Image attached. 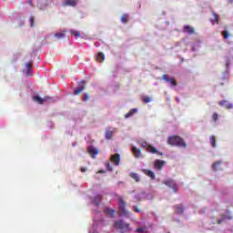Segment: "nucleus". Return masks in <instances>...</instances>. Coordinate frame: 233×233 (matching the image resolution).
Returning a JSON list of instances; mask_svg holds the SVG:
<instances>
[{"mask_svg":"<svg viewBox=\"0 0 233 233\" xmlns=\"http://www.w3.org/2000/svg\"><path fill=\"white\" fill-rule=\"evenodd\" d=\"M132 152H133L134 157H137V158L141 157V150L137 149V147H132Z\"/></svg>","mask_w":233,"mask_h":233,"instance_id":"f3484780","label":"nucleus"},{"mask_svg":"<svg viewBox=\"0 0 233 233\" xmlns=\"http://www.w3.org/2000/svg\"><path fill=\"white\" fill-rule=\"evenodd\" d=\"M163 81H166V83H170L172 86H177V82L173 77L168 76V75H163L162 76Z\"/></svg>","mask_w":233,"mask_h":233,"instance_id":"423d86ee","label":"nucleus"},{"mask_svg":"<svg viewBox=\"0 0 233 233\" xmlns=\"http://www.w3.org/2000/svg\"><path fill=\"white\" fill-rule=\"evenodd\" d=\"M174 210L177 212V214H184L185 213V208H183V205L177 204L173 207Z\"/></svg>","mask_w":233,"mask_h":233,"instance_id":"1a4fd4ad","label":"nucleus"},{"mask_svg":"<svg viewBox=\"0 0 233 233\" xmlns=\"http://www.w3.org/2000/svg\"><path fill=\"white\" fill-rule=\"evenodd\" d=\"M154 167L157 170H161V168H163V167H165V161L157 159L155 161Z\"/></svg>","mask_w":233,"mask_h":233,"instance_id":"9d476101","label":"nucleus"},{"mask_svg":"<svg viewBox=\"0 0 233 233\" xmlns=\"http://www.w3.org/2000/svg\"><path fill=\"white\" fill-rule=\"evenodd\" d=\"M106 167H107V170L112 171V166H110V163H106Z\"/></svg>","mask_w":233,"mask_h":233,"instance_id":"4c0bfd02","label":"nucleus"},{"mask_svg":"<svg viewBox=\"0 0 233 233\" xmlns=\"http://www.w3.org/2000/svg\"><path fill=\"white\" fill-rule=\"evenodd\" d=\"M66 31H62L59 33L55 34V37H56V39H65V37H66Z\"/></svg>","mask_w":233,"mask_h":233,"instance_id":"aec40b11","label":"nucleus"},{"mask_svg":"<svg viewBox=\"0 0 233 233\" xmlns=\"http://www.w3.org/2000/svg\"><path fill=\"white\" fill-rule=\"evenodd\" d=\"M163 184L166 185L167 187H168L169 188H171V189L173 190V192H174L175 194H177V185H176V184L174 183V180H172V179H167V180H165V181L163 182Z\"/></svg>","mask_w":233,"mask_h":233,"instance_id":"39448f33","label":"nucleus"},{"mask_svg":"<svg viewBox=\"0 0 233 233\" xmlns=\"http://www.w3.org/2000/svg\"><path fill=\"white\" fill-rule=\"evenodd\" d=\"M221 163H222L221 160H218V161L213 163L212 168L215 172L218 170V168H219V167L221 166Z\"/></svg>","mask_w":233,"mask_h":233,"instance_id":"bb28decb","label":"nucleus"},{"mask_svg":"<svg viewBox=\"0 0 233 233\" xmlns=\"http://www.w3.org/2000/svg\"><path fill=\"white\" fill-rule=\"evenodd\" d=\"M104 212L106 214H108L110 216V218H116V210H114V209H111L109 208H106L104 209Z\"/></svg>","mask_w":233,"mask_h":233,"instance_id":"a211bd4d","label":"nucleus"},{"mask_svg":"<svg viewBox=\"0 0 233 233\" xmlns=\"http://www.w3.org/2000/svg\"><path fill=\"white\" fill-rule=\"evenodd\" d=\"M136 113H137V109L132 108L127 114L125 115L126 119H128V117H132V116Z\"/></svg>","mask_w":233,"mask_h":233,"instance_id":"5701e85b","label":"nucleus"},{"mask_svg":"<svg viewBox=\"0 0 233 233\" xmlns=\"http://www.w3.org/2000/svg\"><path fill=\"white\" fill-rule=\"evenodd\" d=\"M143 228H137V229H136V232H138V233H141V232H143Z\"/></svg>","mask_w":233,"mask_h":233,"instance_id":"58836bf2","label":"nucleus"},{"mask_svg":"<svg viewBox=\"0 0 233 233\" xmlns=\"http://www.w3.org/2000/svg\"><path fill=\"white\" fill-rule=\"evenodd\" d=\"M88 154L92 155L93 157H96L95 156H97L99 154V149L97 147H94V146H90L87 147Z\"/></svg>","mask_w":233,"mask_h":233,"instance_id":"0eeeda50","label":"nucleus"},{"mask_svg":"<svg viewBox=\"0 0 233 233\" xmlns=\"http://www.w3.org/2000/svg\"><path fill=\"white\" fill-rule=\"evenodd\" d=\"M210 144L212 145L213 148H216V147H218L217 143H216V137L211 136L209 138Z\"/></svg>","mask_w":233,"mask_h":233,"instance_id":"cd10ccee","label":"nucleus"},{"mask_svg":"<svg viewBox=\"0 0 233 233\" xmlns=\"http://www.w3.org/2000/svg\"><path fill=\"white\" fill-rule=\"evenodd\" d=\"M222 219L218 220V224L221 225L223 221L233 219V214L229 210H227L225 213L221 215Z\"/></svg>","mask_w":233,"mask_h":233,"instance_id":"20e7f679","label":"nucleus"},{"mask_svg":"<svg viewBox=\"0 0 233 233\" xmlns=\"http://www.w3.org/2000/svg\"><path fill=\"white\" fill-rule=\"evenodd\" d=\"M144 101H145L146 103H150V101H152V98H150V96H145V97H144Z\"/></svg>","mask_w":233,"mask_h":233,"instance_id":"c9c22d12","label":"nucleus"},{"mask_svg":"<svg viewBox=\"0 0 233 233\" xmlns=\"http://www.w3.org/2000/svg\"><path fill=\"white\" fill-rule=\"evenodd\" d=\"M121 21H122V23H124V25H127V23H128V15L124 14V15L121 16Z\"/></svg>","mask_w":233,"mask_h":233,"instance_id":"c85d7f7f","label":"nucleus"},{"mask_svg":"<svg viewBox=\"0 0 233 233\" xmlns=\"http://www.w3.org/2000/svg\"><path fill=\"white\" fill-rule=\"evenodd\" d=\"M142 172L146 174L148 177H151V179H156V174H154L153 171H150L148 169H142Z\"/></svg>","mask_w":233,"mask_h":233,"instance_id":"dca6fc26","label":"nucleus"},{"mask_svg":"<svg viewBox=\"0 0 233 233\" xmlns=\"http://www.w3.org/2000/svg\"><path fill=\"white\" fill-rule=\"evenodd\" d=\"M212 25H214V21H212Z\"/></svg>","mask_w":233,"mask_h":233,"instance_id":"c03bdc74","label":"nucleus"},{"mask_svg":"<svg viewBox=\"0 0 233 233\" xmlns=\"http://www.w3.org/2000/svg\"><path fill=\"white\" fill-rule=\"evenodd\" d=\"M218 113H213V115H212V120L214 121V123H216V121H218Z\"/></svg>","mask_w":233,"mask_h":233,"instance_id":"473e14b6","label":"nucleus"},{"mask_svg":"<svg viewBox=\"0 0 233 233\" xmlns=\"http://www.w3.org/2000/svg\"><path fill=\"white\" fill-rule=\"evenodd\" d=\"M220 106H225V108H227V110H230V108H232V104H227L226 100H222L219 102Z\"/></svg>","mask_w":233,"mask_h":233,"instance_id":"412c9836","label":"nucleus"},{"mask_svg":"<svg viewBox=\"0 0 233 233\" xmlns=\"http://www.w3.org/2000/svg\"><path fill=\"white\" fill-rule=\"evenodd\" d=\"M100 174H105V171H99Z\"/></svg>","mask_w":233,"mask_h":233,"instance_id":"37998d69","label":"nucleus"},{"mask_svg":"<svg viewBox=\"0 0 233 233\" xmlns=\"http://www.w3.org/2000/svg\"><path fill=\"white\" fill-rule=\"evenodd\" d=\"M222 35H223L224 39H228V37L230 36V35L228 34V31H227V30L222 32Z\"/></svg>","mask_w":233,"mask_h":233,"instance_id":"2f4dec72","label":"nucleus"},{"mask_svg":"<svg viewBox=\"0 0 233 233\" xmlns=\"http://www.w3.org/2000/svg\"><path fill=\"white\" fill-rule=\"evenodd\" d=\"M96 61H99L100 63H103V61H105V54L98 53L96 55Z\"/></svg>","mask_w":233,"mask_h":233,"instance_id":"393cba45","label":"nucleus"},{"mask_svg":"<svg viewBox=\"0 0 233 233\" xmlns=\"http://www.w3.org/2000/svg\"><path fill=\"white\" fill-rule=\"evenodd\" d=\"M114 136V131L112 129L105 131L106 139H110Z\"/></svg>","mask_w":233,"mask_h":233,"instance_id":"b1692460","label":"nucleus"},{"mask_svg":"<svg viewBox=\"0 0 233 233\" xmlns=\"http://www.w3.org/2000/svg\"><path fill=\"white\" fill-rule=\"evenodd\" d=\"M168 145H171V147H178L180 148H187L188 145L185 143V140L183 137L179 136H171L167 138Z\"/></svg>","mask_w":233,"mask_h":233,"instance_id":"f257e3e1","label":"nucleus"},{"mask_svg":"<svg viewBox=\"0 0 233 233\" xmlns=\"http://www.w3.org/2000/svg\"><path fill=\"white\" fill-rule=\"evenodd\" d=\"M184 32L189 35H192V34H195L196 30L191 25H184Z\"/></svg>","mask_w":233,"mask_h":233,"instance_id":"f8f14e48","label":"nucleus"},{"mask_svg":"<svg viewBox=\"0 0 233 233\" xmlns=\"http://www.w3.org/2000/svg\"><path fill=\"white\" fill-rule=\"evenodd\" d=\"M90 96H88V94L85 93L84 97L82 98V101H88Z\"/></svg>","mask_w":233,"mask_h":233,"instance_id":"f704fd0d","label":"nucleus"},{"mask_svg":"<svg viewBox=\"0 0 233 233\" xmlns=\"http://www.w3.org/2000/svg\"><path fill=\"white\" fill-rule=\"evenodd\" d=\"M228 3L229 5H232L233 0H228Z\"/></svg>","mask_w":233,"mask_h":233,"instance_id":"79ce46f5","label":"nucleus"},{"mask_svg":"<svg viewBox=\"0 0 233 233\" xmlns=\"http://www.w3.org/2000/svg\"><path fill=\"white\" fill-rule=\"evenodd\" d=\"M25 66L26 68L27 76H30V74H32V70H34V67H32V63H25Z\"/></svg>","mask_w":233,"mask_h":233,"instance_id":"6ab92c4d","label":"nucleus"},{"mask_svg":"<svg viewBox=\"0 0 233 233\" xmlns=\"http://www.w3.org/2000/svg\"><path fill=\"white\" fill-rule=\"evenodd\" d=\"M34 101H36V103H38V105H43V103H45V101L50 99V97L46 96L45 98L39 96H35L33 97Z\"/></svg>","mask_w":233,"mask_h":233,"instance_id":"9b49d317","label":"nucleus"},{"mask_svg":"<svg viewBox=\"0 0 233 233\" xmlns=\"http://www.w3.org/2000/svg\"><path fill=\"white\" fill-rule=\"evenodd\" d=\"M70 34H71V35H74L75 37H81V33L79 31L71 30Z\"/></svg>","mask_w":233,"mask_h":233,"instance_id":"c756f323","label":"nucleus"},{"mask_svg":"<svg viewBox=\"0 0 233 233\" xmlns=\"http://www.w3.org/2000/svg\"><path fill=\"white\" fill-rule=\"evenodd\" d=\"M111 163H114L116 167L119 165V161H121V157L119 154H115L111 157Z\"/></svg>","mask_w":233,"mask_h":233,"instance_id":"6e6552de","label":"nucleus"},{"mask_svg":"<svg viewBox=\"0 0 233 233\" xmlns=\"http://www.w3.org/2000/svg\"><path fill=\"white\" fill-rule=\"evenodd\" d=\"M81 83H82L83 85L75 89V91H74V95H75V96H79V94H81V92H83V90H85V88H86V86H85V81H82Z\"/></svg>","mask_w":233,"mask_h":233,"instance_id":"ddd939ff","label":"nucleus"},{"mask_svg":"<svg viewBox=\"0 0 233 233\" xmlns=\"http://www.w3.org/2000/svg\"><path fill=\"white\" fill-rule=\"evenodd\" d=\"M142 148H147V142L142 143Z\"/></svg>","mask_w":233,"mask_h":233,"instance_id":"ea45409f","label":"nucleus"},{"mask_svg":"<svg viewBox=\"0 0 233 233\" xmlns=\"http://www.w3.org/2000/svg\"><path fill=\"white\" fill-rule=\"evenodd\" d=\"M133 210L137 214H139L141 212V209H139V208L137 206H133Z\"/></svg>","mask_w":233,"mask_h":233,"instance_id":"72a5a7b5","label":"nucleus"},{"mask_svg":"<svg viewBox=\"0 0 233 233\" xmlns=\"http://www.w3.org/2000/svg\"><path fill=\"white\" fill-rule=\"evenodd\" d=\"M102 199H103V197L101 195H96L93 199L94 205H96V207H99L101 205Z\"/></svg>","mask_w":233,"mask_h":233,"instance_id":"4468645a","label":"nucleus"},{"mask_svg":"<svg viewBox=\"0 0 233 233\" xmlns=\"http://www.w3.org/2000/svg\"><path fill=\"white\" fill-rule=\"evenodd\" d=\"M118 212L120 216H124V218H130V211L127 209V202L121 198L118 197Z\"/></svg>","mask_w":233,"mask_h":233,"instance_id":"f03ea898","label":"nucleus"},{"mask_svg":"<svg viewBox=\"0 0 233 233\" xmlns=\"http://www.w3.org/2000/svg\"><path fill=\"white\" fill-rule=\"evenodd\" d=\"M212 15L214 17L215 23H217V25H219V15L218 14H216L215 12L212 13Z\"/></svg>","mask_w":233,"mask_h":233,"instance_id":"7c9ffc66","label":"nucleus"},{"mask_svg":"<svg viewBox=\"0 0 233 233\" xmlns=\"http://www.w3.org/2000/svg\"><path fill=\"white\" fill-rule=\"evenodd\" d=\"M76 0H66L64 1V6H76Z\"/></svg>","mask_w":233,"mask_h":233,"instance_id":"2eb2a0df","label":"nucleus"},{"mask_svg":"<svg viewBox=\"0 0 233 233\" xmlns=\"http://www.w3.org/2000/svg\"><path fill=\"white\" fill-rule=\"evenodd\" d=\"M147 152H151V154H157V149L154 147L152 145H148Z\"/></svg>","mask_w":233,"mask_h":233,"instance_id":"a878e982","label":"nucleus"},{"mask_svg":"<svg viewBox=\"0 0 233 233\" xmlns=\"http://www.w3.org/2000/svg\"><path fill=\"white\" fill-rule=\"evenodd\" d=\"M115 228L120 230L121 233L130 232V224L123 220H116L115 222Z\"/></svg>","mask_w":233,"mask_h":233,"instance_id":"7ed1b4c3","label":"nucleus"},{"mask_svg":"<svg viewBox=\"0 0 233 233\" xmlns=\"http://www.w3.org/2000/svg\"><path fill=\"white\" fill-rule=\"evenodd\" d=\"M129 176H130V177L132 178V179H135V181L137 182V183H139V181H140V177H139V175L137 174V173H130L129 174Z\"/></svg>","mask_w":233,"mask_h":233,"instance_id":"4be33fe9","label":"nucleus"},{"mask_svg":"<svg viewBox=\"0 0 233 233\" xmlns=\"http://www.w3.org/2000/svg\"><path fill=\"white\" fill-rule=\"evenodd\" d=\"M29 21H30L31 26H34V25H35V23H34V16H31Z\"/></svg>","mask_w":233,"mask_h":233,"instance_id":"e433bc0d","label":"nucleus"},{"mask_svg":"<svg viewBox=\"0 0 233 233\" xmlns=\"http://www.w3.org/2000/svg\"><path fill=\"white\" fill-rule=\"evenodd\" d=\"M80 171H81V172H86V167H81V168H80Z\"/></svg>","mask_w":233,"mask_h":233,"instance_id":"a19ab883","label":"nucleus"}]
</instances>
